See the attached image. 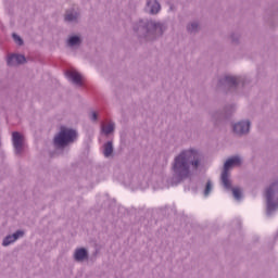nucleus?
I'll list each match as a JSON object with an SVG mask.
<instances>
[{
    "instance_id": "f257e3e1",
    "label": "nucleus",
    "mask_w": 278,
    "mask_h": 278,
    "mask_svg": "<svg viewBox=\"0 0 278 278\" xmlns=\"http://www.w3.org/2000/svg\"><path fill=\"white\" fill-rule=\"evenodd\" d=\"M201 164V156L199 152L194 150L182 151L178 156H176L173 170L175 179L178 181H184L190 177V166L192 170H197Z\"/></svg>"
},
{
    "instance_id": "f03ea898",
    "label": "nucleus",
    "mask_w": 278,
    "mask_h": 278,
    "mask_svg": "<svg viewBox=\"0 0 278 278\" xmlns=\"http://www.w3.org/2000/svg\"><path fill=\"white\" fill-rule=\"evenodd\" d=\"M75 140H77V131L62 126L58 136L54 137V144L55 147H66Z\"/></svg>"
},
{
    "instance_id": "7ed1b4c3",
    "label": "nucleus",
    "mask_w": 278,
    "mask_h": 278,
    "mask_svg": "<svg viewBox=\"0 0 278 278\" xmlns=\"http://www.w3.org/2000/svg\"><path fill=\"white\" fill-rule=\"evenodd\" d=\"M242 164V160L239 156H233L228 159L224 164V170L222 173V181L225 188H231V181H229V168L231 166H240Z\"/></svg>"
},
{
    "instance_id": "20e7f679",
    "label": "nucleus",
    "mask_w": 278,
    "mask_h": 278,
    "mask_svg": "<svg viewBox=\"0 0 278 278\" xmlns=\"http://www.w3.org/2000/svg\"><path fill=\"white\" fill-rule=\"evenodd\" d=\"M66 77L67 79H71V81H73V84L76 86H84V76H81L79 72L70 70L66 72Z\"/></svg>"
},
{
    "instance_id": "39448f33",
    "label": "nucleus",
    "mask_w": 278,
    "mask_h": 278,
    "mask_svg": "<svg viewBox=\"0 0 278 278\" xmlns=\"http://www.w3.org/2000/svg\"><path fill=\"white\" fill-rule=\"evenodd\" d=\"M249 129H251V123L250 122H239V123L235 124V126H233V131L238 136L249 134Z\"/></svg>"
},
{
    "instance_id": "423d86ee",
    "label": "nucleus",
    "mask_w": 278,
    "mask_h": 278,
    "mask_svg": "<svg viewBox=\"0 0 278 278\" xmlns=\"http://www.w3.org/2000/svg\"><path fill=\"white\" fill-rule=\"evenodd\" d=\"M12 138H13V147L15 149V153L21 154L23 151V135H21L20 132H13L12 134Z\"/></svg>"
},
{
    "instance_id": "0eeeda50",
    "label": "nucleus",
    "mask_w": 278,
    "mask_h": 278,
    "mask_svg": "<svg viewBox=\"0 0 278 278\" xmlns=\"http://www.w3.org/2000/svg\"><path fill=\"white\" fill-rule=\"evenodd\" d=\"M25 62H27V59L21 54H12L7 60L8 66H18V64H25Z\"/></svg>"
},
{
    "instance_id": "6e6552de",
    "label": "nucleus",
    "mask_w": 278,
    "mask_h": 278,
    "mask_svg": "<svg viewBox=\"0 0 278 278\" xmlns=\"http://www.w3.org/2000/svg\"><path fill=\"white\" fill-rule=\"evenodd\" d=\"M25 235V232H23V230H17L15 233L5 237V239L3 240V247H10V244H12V242H16V240H18V238H23V236Z\"/></svg>"
},
{
    "instance_id": "1a4fd4ad",
    "label": "nucleus",
    "mask_w": 278,
    "mask_h": 278,
    "mask_svg": "<svg viewBox=\"0 0 278 278\" xmlns=\"http://www.w3.org/2000/svg\"><path fill=\"white\" fill-rule=\"evenodd\" d=\"M74 257L76 262H81L88 257V252L86 249H78L76 250Z\"/></svg>"
},
{
    "instance_id": "9d476101",
    "label": "nucleus",
    "mask_w": 278,
    "mask_h": 278,
    "mask_svg": "<svg viewBox=\"0 0 278 278\" xmlns=\"http://www.w3.org/2000/svg\"><path fill=\"white\" fill-rule=\"evenodd\" d=\"M102 132H104L105 136H110L112 131H114V123L110 122L108 124L103 123L101 126Z\"/></svg>"
},
{
    "instance_id": "9b49d317",
    "label": "nucleus",
    "mask_w": 278,
    "mask_h": 278,
    "mask_svg": "<svg viewBox=\"0 0 278 278\" xmlns=\"http://www.w3.org/2000/svg\"><path fill=\"white\" fill-rule=\"evenodd\" d=\"M148 8H150V13L151 14H157V12H160V10H161V7L157 3V1H153V2L149 1L148 2Z\"/></svg>"
},
{
    "instance_id": "f8f14e48",
    "label": "nucleus",
    "mask_w": 278,
    "mask_h": 278,
    "mask_svg": "<svg viewBox=\"0 0 278 278\" xmlns=\"http://www.w3.org/2000/svg\"><path fill=\"white\" fill-rule=\"evenodd\" d=\"M114 152V148L112 147V142L109 141L105 146H104V156L105 157H110V155H112V153Z\"/></svg>"
},
{
    "instance_id": "ddd939ff",
    "label": "nucleus",
    "mask_w": 278,
    "mask_h": 278,
    "mask_svg": "<svg viewBox=\"0 0 278 278\" xmlns=\"http://www.w3.org/2000/svg\"><path fill=\"white\" fill-rule=\"evenodd\" d=\"M79 42H81V40L78 36H73L67 40L68 47H75L76 45H79Z\"/></svg>"
},
{
    "instance_id": "4468645a",
    "label": "nucleus",
    "mask_w": 278,
    "mask_h": 278,
    "mask_svg": "<svg viewBox=\"0 0 278 278\" xmlns=\"http://www.w3.org/2000/svg\"><path fill=\"white\" fill-rule=\"evenodd\" d=\"M225 83L228 84L229 86H236L238 85V78L233 76H226Z\"/></svg>"
},
{
    "instance_id": "2eb2a0df",
    "label": "nucleus",
    "mask_w": 278,
    "mask_h": 278,
    "mask_svg": "<svg viewBox=\"0 0 278 278\" xmlns=\"http://www.w3.org/2000/svg\"><path fill=\"white\" fill-rule=\"evenodd\" d=\"M232 194L235 199H237V201H240V199H242V190H240V188H233Z\"/></svg>"
},
{
    "instance_id": "dca6fc26",
    "label": "nucleus",
    "mask_w": 278,
    "mask_h": 278,
    "mask_svg": "<svg viewBox=\"0 0 278 278\" xmlns=\"http://www.w3.org/2000/svg\"><path fill=\"white\" fill-rule=\"evenodd\" d=\"M65 21H67L68 23H71L73 21H77V13H75V14L66 13L65 14Z\"/></svg>"
},
{
    "instance_id": "f3484780",
    "label": "nucleus",
    "mask_w": 278,
    "mask_h": 278,
    "mask_svg": "<svg viewBox=\"0 0 278 278\" xmlns=\"http://www.w3.org/2000/svg\"><path fill=\"white\" fill-rule=\"evenodd\" d=\"M212 192V181H207L206 182V187L204 190V197H210V193Z\"/></svg>"
},
{
    "instance_id": "a211bd4d",
    "label": "nucleus",
    "mask_w": 278,
    "mask_h": 278,
    "mask_svg": "<svg viewBox=\"0 0 278 278\" xmlns=\"http://www.w3.org/2000/svg\"><path fill=\"white\" fill-rule=\"evenodd\" d=\"M188 31L192 33V31H197V29H199V24L197 23H192L187 27Z\"/></svg>"
},
{
    "instance_id": "6ab92c4d",
    "label": "nucleus",
    "mask_w": 278,
    "mask_h": 278,
    "mask_svg": "<svg viewBox=\"0 0 278 278\" xmlns=\"http://www.w3.org/2000/svg\"><path fill=\"white\" fill-rule=\"evenodd\" d=\"M13 39H14V42H16V45H23V39L21 37H18V35L16 34H13Z\"/></svg>"
},
{
    "instance_id": "aec40b11",
    "label": "nucleus",
    "mask_w": 278,
    "mask_h": 278,
    "mask_svg": "<svg viewBox=\"0 0 278 278\" xmlns=\"http://www.w3.org/2000/svg\"><path fill=\"white\" fill-rule=\"evenodd\" d=\"M98 117L99 115L97 114V112L91 113V121H97Z\"/></svg>"
},
{
    "instance_id": "412c9836",
    "label": "nucleus",
    "mask_w": 278,
    "mask_h": 278,
    "mask_svg": "<svg viewBox=\"0 0 278 278\" xmlns=\"http://www.w3.org/2000/svg\"><path fill=\"white\" fill-rule=\"evenodd\" d=\"M156 27H160V24H156Z\"/></svg>"
}]
</instances>
